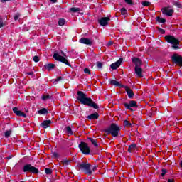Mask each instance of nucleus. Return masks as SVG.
Returning <instances> with one entry per match:
<instances>
[{
  "instance_id": "14",
  "label": "nucleus",
  "mask_w": 182,
  "mask_h": 182,
  "mask_svg": "<svg viewBox=\"0 0 182 182\" xmlns=\"http://www.w3.org/2000/svg\"><path fill=\"white\" fill-rule=\"evenodd\" d=\"M123 88L125 89V92H127L129 99H133V97H134V92H133V90L125 85Z\"/></svg>"
},
{
  "instance_id": "24",
  "label": "nucleus",
  "mask_w": 182,
  "mask_h": 182,
  "mask_svg": "<svg viewBox=\"0 0 182 182\" xmlns=\"http://www.w3.org/2000/svg\"><path fill=\"white\" fill-rule=\"evenodd\" d=\"M65 130L67 134H69L70 136H73V131H72V128L70 127H65Z\"/></svg>"
},
{
  "instance_id": "29",
  "label": "nucleus",
  "mask_w": 182,
  "mask_h": 182,
  "mask_svg": "<svg viewBox=\"0 0 182 182\" xmlns=\"http://www.w3.org/2000/svg\"><path fill=\"white\" fill-rule=\"evenodd\" d=\"M156 21L159 23H166V22H167V20L166 18H161L160 16L156 17Z\"/></svg>"
},
{
  "instance_id": "55",
  "label": "nucleus",
  "mask_w": 182,
  "mask_h": 182,
  "mask_svg": "<svg viewBox=\"0 0 182 182\" xmlns=\"http://www.w3.org/2000/svg\"><path fill=\"white\" fill-rule=\"evenodd\" d=\"M96 168H97V167L94 166L93 168H92V171H96Z\"/></svg>"
},
{
  "instance_id": "50",
  "label": "nucleus",
  "mask_w": 182,
  "mask_h": 182,
  "mask_svg": "<svg viewBox=\"0 0 182 182\" xmlns=\"http://www.w3.org/2000/svg\"><path fill=\"white\" fill-rule=\"evenodd\" d=\"M50 2H52L53 4H56V2H58V0H50Z\"/></svg>"
},
{
  "instance_id": "48",
  "label": "nucleus",
  "mask_w": 182,
  "mask_h": 182,
  "mask_svg": "<svg viewBox=\"0 0 182 182\" xmlns=\"http://www.w3.org/2000/svg\"><path fill=\"white\" fill-rule=\"evenodd\" d=\"M12 157H14L13 155H9V156L6 157V159H8V160H11V159H12Z\"/></svg>"
},
{
  "instance_id": "41",
  "label": "nucleus",
  "mask_w": 182,
  "mask_h": 182,
  "mask_svg": "<svg viewBox=\"0 0 182 182\" xmlns=\"http://www.w3.org/2000/svg\"><path fill=\"white\" fill-rule=\"evenodd\" d=\"M53 159H59V154L57 152H53Z\"/></svg>"
},
{
  "instance_id": "43",
  "label": "nucleus",
  "mask_w": 182,
  "mask_h": 182,
  "mask_svg": "<svg viewBox=\"0 0 182 182\" xmlns=\"http://www.w3.org/2000/svg\"><path fill=\"white\" fill-rule=\"evenodd\" d=\"M5 25L6 24L4 23V21L1 18H0V28H4V26H5Z\"/></svg>"
},
{
  "instance_id": "15",
  "label": "nucleus",
  "mask_w": 182,
  "mask_h": 182,
  "mask_svg": "<svg viewBox=\"0 0 182 182\" xmlns=\"http://www.w3.org/2000/svg\"><path fill=\"white\" fill-rule=\"evenodd\" d=\"M109 83H110V85H112V86H116L117 87H120L121 89L124 87V85H123V84H120V82H119L118 81H116L114 80L109 79Z\"/></svg>"
},
{
  "instance_id": "16",
  "label": "nucleus",
  "mask_w": 182,
  "mask_h": 182,
  "mask_svg": "<svg viewBox=\"0 0 182 182\" xmlns=\"http://www.w3.org/2000/svg\"><path fill=\"white\" fill-rule=\"evenodd\" d=\"M50 124H52V121L50 119L48 120H44L41 124V127H43V129H48V127H50Z\"/></svg>"
},
{
  "instance_id": "46",
  "label": "nucleus",
  "mask_w": 182,
  "mask_h": 182,
  "mask_svg": "<svg viewBox=\"0 0 182 182\" xmlns=\"http://www.w3.org/2000/svg\"><path fill=\"white\" fill-rule=\"evenodd\" d=\"M63 77L61 76L57 77L54 83H56V82H60V80H62Z\"/></svg>"
},
{
  "instance_id": "19",
  "label": "nucleus",
  "mask_w": 182,
  "mask_h": 182,
  "mask_svg": "<svg viewBox=\"0 0 182 182\" xmlns=\"http://www.w3.org/2000/svg\"><path fill=\"white\" fill-rule=\"evenodd\" d=\"M44 68L45 69H46V70H48L49 72H50V70H53V69L56 68V65L53 63H48V64H46L44 65Z\"/></svg>"
},
{
  "instance_id": "20",
  "label": "nucleus",
  "mask_w": 182,
  "mask_h": 182,
  "mask_svg": "<svg viewBox=\"0 0 182 182\" xmlns=\"http://www.w3.org/2000/svg\"><path fill=\"white\" fill-rule=\"evenodd\" d=\"M132 63L135 65V67H139L141 65V60L139 58H133Z\"/></svg>"
},
{
  "instance_id": "39",
  "label": "nucleus",
  "mask_w": 182,
  "mask_h": 182,
  "mask_svg": "<svg viewBox=\"0 0 182 182\" xmlns=\"http://www.w3.org/2000/svg\"><path fill=\"white\" fill-rule=\"evenodd\" d=\"M124 125L130 127V126H132V123H130V122H129L128 120H124Z\"/></svg>"
},
{
  "instance_id": "32",
  "label": "nucleus",
  "mask_w": 182,
  "mask_h": 182,
  "mask_svg": "<svg viewBox=\"0 0 182 182\" xmlns=\"http://www.w3.org/2000/svg\"><path fill=\"white\" fill-rule=\"evenodd\" d=\"M12 133V129H9V130H6V132H5V134H4V135H5V137H9V136H11V134Z\"/></svg>"
},
{
  "instance_id": "3",
  "label": "nucleus",
  "mask_w": 182,
  "mask_h": 182,
  "mask_svg": "<svg viewBox=\"0 0 182 182\" xmlns=\"http://www.w3.org/2000/svg\"><path fill=\"white\" fill-rule=\"evenodd\" d=\"M60 55L58 53H54L53 58L57 60L58 62H61V63H64V65H66L70 68H72V65L69 63V61L66 58V53H65V52L63 51H61Z\"/></svg>"
},
{
  "instance_id": "52",
  "label": "nucleus",
  "mask_w": 182,
  "mask_h": 182,
  "mask_svg": "<svg viewBox=\"0 0 182 182\" xmlns=\"http://www.w3.org/2000/svg\"><path fill=\"white\" fill-rule=\"evenodd\" d=\"M168 182H175L174 179H168Z\"/></svg>"
},
{
  "instance_id": "38",
  "label": "nucleus",
  "mask_w": 182,
  "mask_h": 182,
  "mask_svg": "<svg viewBox=\"0 0 182 182\" xmlns=\"http://www.w3.org/2000/svg\"><path fill=\"white\" fill-rule=\"evenodd\" d=\"M150 5H151L150 1H142L143 6H150Z\"/></svg>"
},
{
  "instance_id": "49",
  "label": "nucleus",
  "mask_w": 182,
  "mask_h": 182,
  "mask_svg": "<svg viewBox=\"0 0 182 182\" xmlns=\"http://www.w3.org/2000/svg\"><path fill=\"white\" fill-rule=\"evenodd\" d=\"M26 75H29L30 76H32V75H33V72H28L26 73Z\"/></svg>"
},
{
  "instance_id": "1",
  "label": "nucleus",
  "mask_w": 182,
  "mask_h": 182,
  "mask_svg": "<svg viewBox=\"0 0 182 182\" xmlns=\"http://www.w3.org/2000/svg\"><path fill=\"white\" fill-rule=\"evenodd\" d=\"M76 99L81 103V105H84V106H88L89 107H92L95 109H99V105H97L92 98L87 97L86 93L82 91L77 92Z\"/></svg>"
},
{
  "instance_id": "28",
  "label": "nucleus",
  "mask_w": 182,
  "mask_h": 182,
  "mask_svg": "<svg viewBox=\"0 0 182 182\" xmlns=\"http://www.w3.org/2000/svg\"><path fill=\"white\" fill-rule=\"evenodd\" d=\"M72 161V160L69 159H63L61 161V164H63V166H69L70 163Z\"/></svg>"
},
{
  "instance_id": "7",
  "label": "nucleus",
  "mask_w": 182,
  "mask_h": 182,
  "mask_svg": "<svg viewBox=\"0 0 182 182\" xmlns=\"http://www.w3.org/2000/svg\"><path fill=\"white\" fill-rule=\"evenodd\" d=\"M78 148L82 154H85V156L90 154V147H89L87 143L81 141L78 145Z\"/></svg>"
},
{
  "instance_id": "10",
  "label": "nucleus",
  "mask_w": 182,
  "mask_h": 182,
  "mask_svg": "<svg viewBox=\"0 0 182 182\" xmlns=\"http://www.w3.org/2000/svg\"><path fill=\"white\" fill-rule=\"evenodd\" d=\"M161 12L163 15H166V16H173V14H174V9H170L168 10V7H164L161 9Z\"/></svg>"
},
{
  "instance_id": "36",
  "label": "nucleus",
  "mask_w": 182,
  "mask_h": 182,
  "mask_svg": "<svg viewBox=\"0 0 182 182\" xmlns=\"http://www.w3.org/2000/svg\"><path fill=\"white\" fill-rule=\"evenodd\" d=\"M166 174H167V169L162 168L161 173V177H164L166 176Z\"/></svg>"
},
{
  "instance_id": "9",
  "label": "nucleus",
  "mask_w": 182,
  "mask_h": 182,
  "mask_svg": "<svg viewBox=\"0 0 182 182\" xmlns=\"http://www.w3.org/2000/svg\"><path fill=\"white\" fill-rule=\"evenodd\" d=\"M172 62L175 63V65H178V66H181L182 68V56L177 54L174 53L171 58Z\"/></svg>"
},
{
  "instance_id": "12",
  "label": "nucleus",
  "mask_w": 182,
  "mask_h": 182,
  "mask_svg": "<svg viewBox=\"0 0 182 182\" xmlns=\"http://www.w3.org/2000/svg\"><path fill=\"white\" fill-rule=\"evenodd\" d=\"M110 22V17H102L100 20H98V23L101 26H107Z\"/></svg>"
},
{
  "instance_id": "8",
  "label": "nucleus",
  "mask_w": 182,
  "mask_h": 182,
  "mask_svg": "<svg viewBox=\"0 0 182 182\" xmlns=\"http://www.w3.org/2000/svg\"><path fill=\"white\" fill-rule=\"evenodd\" d=\"M122 105L124 107H125V109H127V110H130L131 112H133L132 107H135L136 109L139 107V105H137V101L134 100H130L129 103L124 102Z\"/></svg>"
},
{
  "instance_id": "26",
  "label": "nucleus",
  "mask_w": 182,
  "mask_h": 182,
  "mask_svg": "<svg viewBox=\"0 0 182 182\" xmlns=\"http://www.w3.org/2000/svg\"><path fill=\"white\" fill-rule=\"evenodd\" d=\"M80 11V8L77 7H72L69 9V12H73V14H75V12H79Z\"/></svg>"
},
{
  "instance_id": "13",
  "label": "nucleus",
  "mask_w": 182,
  "mask_h": 182,
  "mask_svg": "<svg viewBox=\"0 0 182 182\" xmlns=\"http://www.w3.org/2000/svg\"><path fill=\"white\" fill-rule=\"evenodd\" d=\"M122 62H123V58H119L117 62L112 63L110 65L111 69H112V70H116L117 68H120V65H122Z\"/></svg>"
},
{
  "instance_id": "2",
  "label": "nucleus",
  "mask_w": 182,
  "mask_h": 182,
  "mask_svg": "<svg viewBox=\"0 0 182 182\" xmlns=\"http://www.w3.org/2000/svg\"><path fill=\"white\" fill-rule=\"evenodd\" d=\"M120 130L122 129L117 124L112 123L108 128L104 129V132L107 135L111 134L112 137H118V136H120Z\"/></svg>"
},
{
  "instance_id": "30",
  "label": "nucleus",
  "mask_w": 182,
  "mask_h": 182,
  "mask_svg": "<svg viewBox=\"0 0 182 182\" xmlns=\"http://www.w3.org/2000/svg\"><path fill=\"white\" fill-rule=\"evenodd\" d=\"M41 99L44 102H46L48 100V99H52V95H43Z\"/></svg>"
},
{
  "instance_id": "37",
  "label": "nucleus",
  "mask_w": 182,
  "mask_h": 182,
  "mask_svg": "<svg viewBox=\"0 0 182 182\" xmlns=\"http://www.w3.org/2000/svg\"><path fill=\"white\" fill-rule=\"evenodd\" d=\"M124 2H126L127 5H130L131 6L134 5L133 0H124Z\"/></svg>"
},
{
  "instance_id": "47",
  "label": "nucleus",
  "mask_w": 182,
  "mask_h": 182,
  "mask_svg": "<svg viewBox=\"0 0 182 182\" xmlns=\"http://www.w3.org/2000/svg\"><path fill=\"white\" fill-rule=\"evenodd\" d=\"M20 117H24V119H26V114L21 112V114L20 115Z\"/></svg>"
},
{
  "instance_id": "18",
  "label": "nucleus",
  "mask_w": 182,
  "mask_h": 182,
  "mask_svg": "<svg viewBox=\"0 0 182 182\" xmlns=\"http://www.w3.org/2000/svg\"><path fill=\"white\" fill-rule=\"evenodd\" d=\"M135 73L138 77H143V69L139 67H135Z\"/></svg>"
},
{
  "instance_id": "42",
  "label": "nucleus",
  "mask_w": 182,
  "mask_h": 182,
  "mask_svg": "<svg viewBox=\"0 0 182 182\" xmlns=\"http://www.w3.org/2000/svg\"><path fill=\"white\" fill-rule=\"evenodd\" d=\"M21 16V14L19 13H17L15 16H14V21H18V19H19V17Z\"/></svg>"
},
{
  "instance_id": "22",
  "label": "nucleus",
  "mask_w": 182,
  "mask_h": 182,
  "mask_svg": "<svg viewBox=\"0 0 182 182\" xmlns=\"http://www.w3.org/2000/svg\"><path fill=\"white\" fill-rule=\"evenodd\" d=\"M38 114H48L49 111H48V109L46 108H43L41 109H39L37 111Z\"/></svg>"
},
{
  "instance_id": "17",
  "label": "nucleus",
  "mask_w": 182,
  "mask_h": 182,
  "mask_svg": "<svg viewBox=\"0 0 182 182\" xmlns=\"http://www.w3.org/2000/svg\"><path fill=\"white\" fill-rule=\"evenodd\" d=\"M88 120H97L99 119V113L95 112L87 117Z\"/></svg>"
},
{
  "instance_id": "51",
  "label": "nucleus",
  "mask_w": 182,
  "mask_h": 182,
  "mask_svg": "<svg viewBox=\"0 0 182 182\" xmlns=\"http://www.w3.org/2000/svg\"><path fill=\"white\" fill-rule=\"evenodd\" d=\"M8 1H11V0H1V2H2V4H5V2Z\"/></svg>"
},
{
  "instance_id": "45",
  "label": "nucleus",
  "mask_w": 182,
  "mask_h": 182,
  "mask_svg": "<svg viewBox=\"0 0 182 182\" xmlns=\"http://www.w3.org/2000/svg\"><path fill=\"white\" fill-rule=\"evenodd\" d=\"M84 73H87V75H90V70L87 68L84 69Z\"/></svg>"
},
{
  "instance_id": "4",
  "label": "nucleus",
  "mask_w": 182,
  "mask_h": 182,
  "mask_svg": "<svg viewBox=\"0 0 182 182\" xmlns=\"http://www.w3.org/2000/svg\"><path fill=\"white\" fill-rule=\"evenodd\" d=\"M164 39L167 43H171V45H173L171 46L172 49H180V46H178V45H180V41L176 38L174 36L167 35L164 37Z\"/></svg>"
},
{
  "instance_id": "44",
  "label": "nucleus",
  "mask_w": 182,
  "mask_h": 182,
  "mask_svg": "<svg viewBox=\"0 0 182 182\" xmlns=\"http://www.w3.org/2000/svg\"><path fill=\"white\" fill-rule=\"evenodd\" d=\"M158 30L162 35H164V33H166V31L163 28H158Z\"/></svg>"
},
{
  "instance_id": "21",
  "label": "nucleus",
  "mask_w": 182,
  "mask_h": 182,
  "mask_svg": "<svg viewBox=\"0 0 182 182\" xmlns=\"http://www.w3.org/2000/svg\"><path fill=\"white\" fill-rule=\"evenodd\" d=\"M137 149V144H132L129 145L128 148V152L132 153V151H134V150Z\"/></svg>"
},
{
  "instance_id": "33",
  "label": "nucleus",
  "mask_w": 182,
  "mask_h": 182,
  "mask_svg": "<svg viewBox=\"0 0 182 182\" xmlns=\"http://www.w3.org/2000/svg\"><path fill=\"white\" fill-rule=\"evenodd\" d=\"M120 12H121L122 15H127V10L124 7H123L120 9Z\"/></svg>"
},
{
  "instance_id": "31",
  "label": "nucleus",
  "mask_w": 182,
  "mask_h": 182,
  "mask_svg": "<svg viewBox=\"0 0 182 182\" xmlns=\"http://www.w3.org/2000/svg\"><path fill=\"white\" fill-rule=\"evenodd\" d=\"M53 172V171L52 169L49 168H45V173L48 176H50V174H52Z\"/></svg>"
},
{
  "instance_id": "53",
  "label": "nucleus",
  "mask_w": 182,
  "mask_h": 182,
  "mask_svg": "<svg viewBox=\"0 0 182 182\" xmlns=\"http://www.w3.org/2000/svg\"><path fill=\"white\" fill-rule=\"evenodd\" d=\"M25 112H26V113H28L29 112V109L28 108H25Z\"/></svg>"
},
{
  "instance_id": "6",
  "label": "nucleus",
  "mask_w": 182,
  "mask_h": 182,
  "mask_svg": "<svg viewBox=\"0 0 182 182\" xmlns=\"http://www.w3.org/2000/svg\"><path fill=\"white\" fill-rule=\"evenodd\" d=\"M22 171L23 173H31V174H39V169L33 166L31 164H25Z\"/></svg>"
},
{
  "instance_id": "11",
  "label": "nucleus",
  "mask_w": 182,
  "mask_h": 182,
  "mask_svg": "<svg viewBox=\"0 0 182 182\" xmlns=\"http://www.w3.org/2000/svg\"><path fill=\"white\" fill-rule=\"evenodd\" d=\"M80 43L82 45H87V46H92L93 45V40L87 38H81L79 40Z\"/></svg>"
},
{
  "instance_id": "27",
  "label": "nucleus",
  "mask_w": 182,
  "mask_h": 182,
  "mask_svg": "<svg viewBox=\"0 0 182 182\" xmlns=\"http://www.w3.org/2000/svg\"><path fill=\"white\" fill-rule=\"evenodd\" d=\"M66 24V20L65 18H59L58 25L59 26H63V25Z\"/></svg>"
},
{
  "instance_id": "54",
  "label": "nucleus",
  "mask_w": 182,
  "mask_h": 182,
  "mask_svg": "<svg viewBox=\"0 0 182 182\" xmlns=\"http://www.w3.org/2000/svg\"><path fill=\"white\" fill-rule=\"evenodd\" d=\"M111 45H113V42L110 41L109 43H108V46H111Z\"/></svg>"
},
{
  "instance_id": "25",
  "label": "nucleus",
  "mask_w": 182,
  "mask_h": 182,
  "mask_svg": "<svg viewBox=\"0 0 182 182\" xmlns=\"http://www.w3.org/2000/svg\"><path fill=\"white\" fill-rule=\"evenodd\" d=\"M13 112H14V113H15V114L16 116H19V117H21V114H22V111L18 110V107H14L13 108Z\"/></svg>"
},
{
  "instance_id": "34",
  "label": "nucleus",
  "mask_w": 182,
  "mask_h": 182,
  "mask_svg": "<svg viewBox=\"0 0 182 182\" xmlns=\"http://www.w3.org/2000/svg\"><path fill=\"white\" fill-rule=\"evenodd\" d=\"M96 65L98 69H102V68H103V63L102 62L98 61L96 63Z\"/></svg>"
},
{
  "instance_id": "40",
  "label": "nucleus",
  "mask_w": 182,
  "mask_h": 182,
  "mask_svg": "<svg viewBox=\"0 0 182 182\" xmlns=\"http://www.w3.org/2000/svg\"><path fill=\"white\" fill-rule=\"evenodd\" d=\"M33 60L36 63H38V62H39V56L38 55H35L33 58Z\"/></svg>"
},
{
  "instance_id": "23",
  "label": "nucleus",
  "mask_w": 182,
  "mask_h": 182,
  "mask_svg": "<svg viewBox=\"0 0 182 182\" xmlns=\"http://www.w3.org/2000/svg\"><path fill=\"white\" fill-rule=\"evenodd\" d=\"M87 139L89 140L95 147H99V144H97V142L95 139L92 137H87Z\"/></svg>"
},
{
  "instance_id": "35",
  "label": "nucleus",
  "mask_w": 182,
  "mask_h": 182,
  "mask_svg": "<svg viewBox=\"0 0 182 182\" xmlns=\"http://www.w3.org/2000/svg\"><path fill=\"white\" fill-rule=\"evenodd\" d=\"M173 5L174 6H176V8H182L181 3L178 1H174Z\"/></svg>"
},
{
  "instance_id": "5",
  "label": "nucleus",
  "mask_w": 182,
  "mask_h": 182,
  "mask_svg": "<svg viewBox=\"0 0 182 182\" xmlns=\"http://www.w3.org/2000/svg\"><path fill=\"white\" fill-rule=\"evenodd\" d=\"M91 166L92 165L87 162H82V164H78L77 165L80 170L85 173V174H87V176H92V169H90Z\"/></svg>"
}]
</instances>
